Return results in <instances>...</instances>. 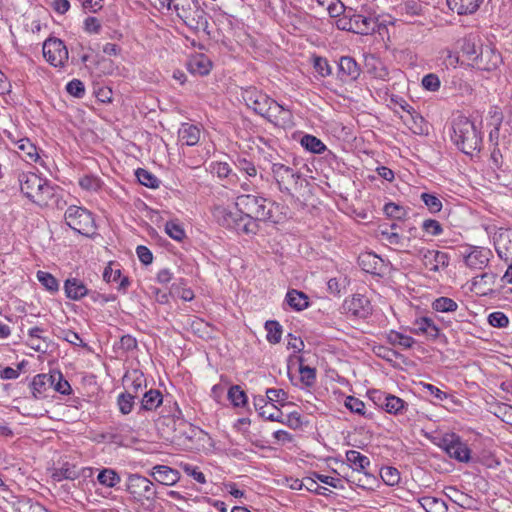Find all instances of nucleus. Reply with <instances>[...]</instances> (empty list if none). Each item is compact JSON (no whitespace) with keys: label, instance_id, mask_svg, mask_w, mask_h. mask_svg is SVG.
I'll return each mask as SVG.
<instances>
[{"label":"nucleus","instance_id":"obj_1","mask_svg":"<svg viewBox=\"0 0 512 512\" xmlns=\"http://www.w3.org/2000/svg\"><path fill=\"white\" fill-rule=\"evenodd\" d=\"M235 211L218 205L213 209L216 222L238 234L255 235L259 223L264 221L278 222L274 208L278 205L255 194L239 195L235 200Z\"/></svg>","mask_w":512,"mask_h":512},{"label":"nucleus","instance_id":"obj_2","mask_svg":"<svg viewBox=\"0 0 512 512\" xmlns=\"http://www.w3.org/2000/svg\"><path fill=\"white\" fill-rule=\"evenodd\" d=\"M272 172L282 191H287L301 207L308 204L312 198L313 186L307 181L295 162H290L289 165L276 162L272 166Z\"/></svg>","mask_w":512,"mask_h":512},{"label":"nucleus","instance_id":"obj_3","mask_svg":"<svg viewBox=\"0 0 512 512\" xmlns=\"http://www.w3.org/2000/svg\"><path fill=\"white\" fill-rule=\"evenodd\" d=\"M451 139L459 150L470 157L479 152L482 141L475 123L462 115L452 121Z\"/></svg>","mask_w":512,"mask_h":512},{"label":"nucleus","instance_id":"obj_4","mask_svg":"<svg viewBox=\"0 0 512 512\" xmlns=\"http://www.w3.org/2000/svg\"><path fill=\"white\" fill-rule=\"evenodd\" d=\"M19 182L22 193L39 206L48 205L54 195L53 187L33 172L20 174Z\"/></svg>","mask_w":512,"mask_h":512},{"label":"nucleus","instance_id":"obj_5","mask_svg":"<svg viewBox=\"0 0 512 512\" xmlns=\"http://www.w3.org/2000/svg\"><path fill=\"white\" fill-rule=\"evenodd\" d=\"M174 10L184 23L193 29L205 28L207 20L204 11L196 8L193 0H170L167 11Z\"/></svg>","mask_w":512,"mask_h":512},{"label":"nucleus","instance_id":"obj_6","mask_svg":"<svg viewBox=\"0 0 512 512\" xmlns=\"http://www.w3.org/2000/svg\"><path fill=\"white\" fill-rule=\"evenodd\" d=\"M65 221L71 229L82 235H88L93 232L95 227L91 212L74 205L67 208Z\"/></svg>","mask_w":512,"mask_h":512},{"label":"nucleus","instance_id":"obj_7","mask_svg":"<svg viewBox=\"0 0 512 512\" xmlns=\"http://www.w3.org/2000/svg\"><path fill=\"white\" fill-rule=\"evenodd\" d=\"M42 51L45 60L55 68H63L68 62V49L59 38L50 37L46 39Z\"/></svg>","mask_w":512,"mask_h":512},{"label":"nucleus","instance_id":"obj_8","mask_svg":"<svg viewBox=\"0 0 512 512\" xmlns=\"http://www.w3.org/2000/svg\"><path fill=\"white\" fill-rule=\"evenodd\" d=\"M127 492L137 501L152 500L156 497L153 483L140 474H130L127 479Z\"/></svg>","mask_w":512,"mask_h":512},{"label":"nucleus","instance_id":"obj_9","mask_svg":"<svg viewBox=\"0 0 512 512\" xmlns=\"http://www.w3.org/2000/svg\"><path fill=\"white\" fill-rule=\"evenodd\" d=\"M241 98L248 108L260 116L267 111L271 100L267 94L252 86L241 89Z\"/></svg>","mask_w":512,"mask_h":512},{"label":"nucleus","instance_id":"obj_10","mask_svg":"<svg viewBox=\"0 0 512 512\" xmlns=\"http://www.w3.org/2000/svg\"><path fill=\"white\" fill-rule=\"evenodd\" d=\"M262 117L282 128L291 127L293 125V115L291 111L272 98L268 103L267 111L263 113Z\"/></svg>","mask_w":512,"mask_h":512},{"label":"nucleus","instance_id":"obj_11","mask_svg":"<svg viewBox=\"0 0 512 512\" xmlns=\"http://www.w3.org/2000/svg\"><path fill=\"white\" fill-rule=\"evenodd\" d=\"M419 256L423 265L430 271L439 272L449 266L450 256L446 252L431 249H421L419 250Z\"/></svg>","mask_w":512,"mask_h":512},{"label":"nucleus","instance_id":"obj_12","mask_svg":"<svg viewBox=\"0 0 512 512\" xmlns=\"http://www.w3.org/2000/svg\"><path fill=\"white\" fill-rule=\"evenodd\" d=\"M404 111V115H401V119L409 127V129L415 134H424L428 131V125L424 118L409 104L401 105Z\"/></svg>","mask_w":512,"mask_h":512},{"label":"nucleus","instance_id":"obj_13","mask_svg":"<svg viewBox=\"0 0 512 512\" xmlns=\"http://www.w3.org/2000/svg\"><path fill=\"white\" fill-rule=\"evenodd\" d=\"M344 310L357 318H366L371 314V305L367 297L361 294L354 295L343 304Z\"/></svg>","mask_w":512,"mask_h":512},{"label":"nucleus","instance_id":"obj_14","mask_svg":"<svg viewBox=\"0 0 512 512\" xmlns=\"http://www.w3.org/2000/svg\"><path fill=\"white\" fill-rule=\"evenodd\" d=\"M495 250L497 255L504 262L512 260V230L507 229L498 234L495 238Z\"/></svg>","mask_w":512,"mask_h":512},{"label":"nucleus","instance_id":"obj_15","mask_svg":"<svg viewBox=\"0 0 512 512\" xmlns=\"http://www.w3.org/2000/svg\"><path fill=\"white\" fill-rule=\"evenodd\" d=\"M491 251L483 247H473L465 256V264L471 269H483L490 260Z\"/></svg>","mask_w":512,"mask_h":512},{"label":"nucleus","instance_id":"obj_16","mask_svg":"<svg viewBox=\"0 0 512 512\" xmlns=\"http://www.w3.org/2000/svg\"><path fill=\"white\" fill-rule=\"evenodd\" d=\"M445 442V450L447 454L460 462H468L470 460V449L458 437L452 436L451 440Z\"/></svg>","mask_w":512,"mask_h":512},{"label":"nucleus","instance_id":"obj_17","mask_svg":"<svg viewBox=\"0 0 512 512\" xmlns=\"http://www.w3.org/2000/svg\"><path fill=\"white\" fill-rule=\"evenodd\" d=\"M359 75L360 68L353 58L349 56H343L340 58L338 63V77L343 82L356 80Z\"/></svg>","mask_w":512,"mask_h":512},{"label":"nucleus","instance_id":"obj_18","mask_svg":"<svg viewBox=\"0 0 512 512\" xmlns=\"http://www.w3.org/2000/svg\"><path fill=\"white\" fill-rule=\"evenodd\" d=\"M150 475L160 484L172 486L180 479V474L177 470L166 466L156 465L153 467Z\"/></svg>","mask_w":512,"mask_h":512},{"label":"nucleus","instance_id":"obj_19","mask_svg":"<svg viewBox=\"0 0 512 512\" xmlns=\"http://www.w3.org/2000/svg\"><path fill=\"white\" fill-rule=\"evenodd\" d=\"M416 335H425L427 339L435 340L440 335V330L434 321L428 317H422L414 322L411 330Z\"/></svg>","mask_w":512,"mask_h":512},{"label":"nucleus","instance_id":"obj_20","mask_svg":"<svg viewBox=\"0 0 512 512\" xmlns=\"http://www.w3.org/2000/svg\"><path fill=\"white\" fill-rule=\"evenodd\" d=\"M201 137V130L197 125L183 123L178 130V140L182 145L194 146Z\"/></svg>","mask_w":512,"mask_h":512},{"label":"nucleus","instance_id":"obj_21","mask_svg":"<svg viewBox=\"0 0 512 512\" xmlns=\"http://www.w3.org/2000/svg\"><path fill=\"white\" fill-rule=\"evenodd\" d=\"M473 54H475V57L472 59L476 61L478 68L483 70H493L497 68L498 64L501 62L500 55L491 49L482 50L479 55L474 51Z\"/></svg>","mask_w":512,"mask_h":512},{"label":"nucleus","instance_id":"obj_22","mask_svg":"<svg viewBox=\"0 0 512 512\" xmlns=\"http://www.w3.org/2000/svg\"><path fill=\"white\" fill-rule=\"evenodd\" d=\"M346 461L354 471L362 472L367 479L372 478V475L366 471L371 463L367 456L356 450H349L346 452Z\"/></svg>","mask_w":512,"mask_h":512},{"label":"nucleus","instance_id":"obj_23","mask_svg":"<svg viewBox=\"0 0 512 512\" xmlns=\"http://www.w3.org/2000/svg\"><path fill=\"white\" fill-rule=\"evenodd\" d=\"M358 264L367 273L379 274L383 267V260L372 252H366L358 257Z\"/></svg>","mask_w":512,"mask_h":512},{"label":"nucleus","instance_id":"obj_24","mask_svg":"<svg viewBox=\"0 0 512 512\" xmlns=\"http://www.w3.org/2000/svg\"><path fill=\"white\" fill-rule=\"evenodd\" d=\"M187 66L192 74L204 76L211 71L212 62L206 55L196 54L190 57Z\"/></svg>","mask_w":512,"mask_h":512},{"label":"nucleus","instance_id":"obj_25","mask_svg":"<svg viewBox=\"0 0 512 512\" xmlns=\"http://www.w3.org/2000/svg\"><path fill=\"white\" fill-rule=\"evenodd\" d=\"M353 32L361 35H368L375 31L377 21L372 17L360 14H352Z\"/></svg>","mask_w":512,"mask_h":512},{"label":"nucleus","instance_id":"obj_26","mask_svg":"<svg viewBox=\"0 0 512 512\" xmlns=\"http://www.w3.org/2000/svg\"><path fill=\"white\" fill-rule=\"evenodd\" d=\"M66 296L72 300H80L88 294L84 283L77 278H68L64 283Z\"/></svg>","mask_w":512,"mask_h":512},{"label":"nucleus","instance_id":"obj_27","mask_svg":"<svg viewBox=\"0 0 512 512\" xmlns=\"http://www.w3.org/2000/svg\"><path fill=\"white\" fill-rule=\"evenodd\" d=\"M448 7L459 15L472 14L483 0H446Z\"/></svg>","mask_w":512,"mask_h":512},{"label":"nucleus","instance_id":"obj_28","mask_svg":"<svg viewBox=\"0 0 512 512\" xmlns=\"http://www.w3.org/2000/svg\"><path fill=\"white\" fill-rule=\"evenodd\" d=\"M286 303L296 311H302L309 306L308 296L295 289L289 290L285 297Z\"/></svg>","mask_w":512,"mask_h":512},{"label":"nucleus","instance_id":"obj_29","mask_svg":"<svg viewBox=\"0 0 512 512\" xmlns=\"http://www.w3.org/2000/svg\"><path fill=\"white\" fill-rule=\"evenodd\" d=\"M163 402V395L159 390L150 389L143 394L140 410L153 411Z\"/></svg>","mask_w":512,"mask_h":512},{"label":"nucleus","instance_id":"obj_30","mask_svg":"<svg viewBox=\"0 0 512 512\" xmlns=\"http://www.w3.org/2000/svg\"><path fill=\"white\" fill-rule=\"evenodd\" d=\"M123 381L127 385V391H130L133 395H136V397H138L139 392L143 390V386H145L146 383L143 374L136 370L126 374Z\"/></svg>","mask_w":512,"mask_h":512},{"label":"nucleus","instance_id":"obj_31","mask_svg":"<svg viewBox=\"0 0 512 512\" xmlns=\"http://www.w3.org/2000/svg\"><path fill=\"white\" fill-rule=\"evenodd\" d=\"M15 153L21 160L26 157H36V160L39 158L36 146L27 138L20 139L15 143Z\"/></svg>","mask_w":512,"mask_h":512},{"label":"nucleus","instance_id":"obj_32","mask_svg":"<svg viewBox=\"0 0 512 512\" xmlns=\"http://www.w3.org/2000/svg\"><path fill=\"white\" fill-rule=\"evenodd\" d=\"M382 406L388 413L401 414L406 409L407 404L397 396L386 394Z\"/></svg>","mask_w":512,"mask_h":512},{"label":"nucleus","instance_id":"obj_33","mask_svg":"<svg viewBox=\"0 0 512 512\" xmlns=\"http://www.w3.org/2000/svg\"><path fill=\"white\" fill-rule=\"evenodd\" d=\"M97 480L102 486L113 488L121 482V477L114 469L104 468L100 470Z\"/></svg>","mask_w":512,"mask_h":512},{"label":"nucleus","instance_id":"obj_34","mask_svg":"<svg viewBox=\"0 0 512 512\" xmlns=\"http://www.w3.org/2000/svg\"><path fill=\"white\" fill-rule=\"evenodd\" d=\"M300 143L305 150L314 154H321L327 149L326 145L319 138L310 134L304 135Z\"/></svg>","mask_w":512,"mask_h":512},{"label":"nucleus","instance_id":"obj_35","mask_svg":"<svg viewBox=\"0 0 512 512\" xmlns=\"http://www.w3.org/2000/svg\"><path fill=\"white\" fill-rule=\"evenodd\" d=\"M421 507L426 512H447V506L442 499L425 496L419 499Z\"/></svg>","mask_w":512,"mask_h":512},{"label":"nucleus","instance_id":"obj_36","mask_svg":"<svg viewBox=\"0 0 512 512\" xmlns=\"http://www.w3.org/2000/svg\"><path fill=\"white\" fill-rule=\"evenodd\" d=\"M80 474V470H78L76 466L65 463L60 469L53 473V478L56 481H61L63 479L75 480L80 477Z\"/></svg>","mask_w":512,"mask_h":512},{"label":"nucleus","instance_id":"obj_37","mask_svg":"<svg viewBox=\"0 0 512 512\" xmlns=\"http://www.w3.org/2000/svg\"><path fill=\"white\" fill-rule=\"evenodd\" d=\"M135 175L139 183L148 188L156 189L160 186L161 181L148 170L138 168L135 171Z\"/></svg>","mask_w":512,"mask_h":512},{"label":"nucleus","instance_id":"obj_38","mask_svg":"<svg viewBox=\"0 0 512 512\" xmlns=\"http://www.w3.org/2000/svg\"><path fill=\"white\" fill-rule=\"evenodd\" d=\"M387 340L392 345H399L405 349L411 348L415 343V340L407 335H404L400 332L391 330L387 334Z\"/></svg>","mask_w":512,"mask_h":512},{"label":"nucleus","instance_id":"obj_39","mask_svg":"<svg viewBox=\"0 0 512 512\" xmlns=\"http://www.w3.org/2000/svg\"><path fill=\"white\" fill-rule=\"evenodd\" d=\"M136 398V395H133L130 391L123 392L118 395L117 397V405L119 408V411L123 415L129 414L134 406V399Z\"/></svg>","mask_w":512,"mask_h":512},{"label":"nucleus","instance_id":"obj_40","mask_svg":"<svg viewBox=\"0 0 512 512\" xmlns=\"http://www.w3.org/2000/svg\"><path fill=\"white\" fill-rule=\"evenodd\" d=\"M265 329L267 331V340L271 344H277L281 340L282 327L279 322L274 320L266 321Z\"/></svg>","mask_w":512,"mask_h":512},{"label":"nucleus","instance_id":"obj_41","mask_svg":"<svg viewBox=\"0 0 512 512\" xmlns=\"http://www.w3.org/2000/svg\"><path fill=\"white\" fill-rule=\"evenodd\" d=\"M228 399L235 407H243L247 403V395L239 385H233L229 388Z\"/></svg>","mask_w":512,"mask_h":512},{"label":"nucleus","instance_id":"obj_42","mask_svg":"<svg viewBox=\"0 0 512 512\" xmlns=\"http://www.w3.org/2000/svg\"><path fill=\"white\" fill-rule=\"evenodd\" d=\"M51 384L55 391L63 394L69 395L71 393V386L67 380L63 378V375L60 372L50 374Z\"/></svg>","mask_w":512,"mask_h":512},{"label":"nucleus","instance_id":"obj_43","mask_svg":"<svg viewBox=\"0 0 512 512\" xmlns=\"http://www.w3.org/2000/svg\"><path fill=\"white\" fill-rule=\"evenodd\" d=\"M432 308L437 312H454L458 304L451 298L439 297L433 301Z\"/></svg>","mask_w":512,"mask_h":512},{"label":"nucleus","instance_id":"obj_44","mask_svg":"<svg viewBox=\"0 0 512 512\" xmlns=\"http://www.w3.org/2000/svg\"><path fill=\"white\" fill-rule=\"evenodd\" d=\"M383 211L387 217L396 220H402L407 215V210L403 206L398 205L394 202H389L385 204Z\"/></svg>","mask_w":512,"mask_h":512},{"label":"nucleus","instance_id":"obj_45","mask_svg":"<svg viewBox=\"0 0 512 512\" xmlns=\"http://www.w3.org/2000/svg\"><path fill=\"white\" fill-rule=\"evenodd\" d=\"M345 407L349 409L351 412L359 414L361 416H365L371 418V414L367 415L365 411V404L360 399L354 396H348L345 399Z\"/></svg>","mask_w":512,"mask_h":512},{"label":"nucleus","instance_id":"obj_46","mask_svg":"<svg viewBox=\"0 0 512 512\" xmlns=\"http://www.w3.org/2000/svg\"><path fill=\"white\" fill-rule=\"evenodd\" d=\"M380 476L386 485L394 486L400 481V473L394 467H383L380 471Z\"/></svg>","mask_w":512,"mask_h":512},{"label":"nucleus","instance_id":"obj_47","mask_svg":"<svg viewBox=\"0 0 512 512\" xmlns=\"http://www.w3.org/2000/svg\"><path fill=\"white\" fill-rule=\"evenodd\" d=\"M37 279L38 281L50 292H56L58 291L59 284L56 278L44 271H38L37 272Z\"/></svg>","mask_w":512,"mask_h":512},{"label":"nucleus","instance_id":"obj_48","mask_svg":"<svg viewBox=\"0 0 512 512\" xmlns=\"http://www.w3.org/2000/svg\"><path fill=\"white\" fill-rule=\"evenodd\" d=\"M51 377L47 374H38L33 378L31 383V387L33 390V395L37 398L38 395H41L43 391H45L46 385L51 384Z\"/></svg>","mask_w":512,"mask_h":512},{"label":"nucleus","instance_id":"obj_49","mask_svg":"<svg viewBox=\"0 0 512 512\" xmlns=\"http://www.w3.org/2000/svg\"><path fill=\"white\" fill-rule=\"evenodd\" d=\"M453 491H454V498H452V500L455 504H457L461 508L467 509V510L474 508V499L471 496H469L463 492H460L459 490H456V489H453Z\"/></svg>","mask_w":512,"mask_h":512},{"label":"nucleus","instance_id":"obj_50","mask_svg":"<svg viewBox=\"0 0 512 512\" xmlns=\"http://www.w3.org/2000/svg\"><path fill=\"white\" fill-rule=\"evenodd\" d=\"M421 199L431 213H437L442 209V202L437 196L433 194L422 193Z\"/></svg>","mask_w":512,"mask_h":512},{"label":"nucleus","instance_id":"obj_51","mask_svg":"<svg viewBox=\"0 0 512 512\" xmlns=\"http://www.w3.org/2000/svg\"><path fill=\"white\" fill-rule=\"evenodd\" d=\"M260 416L270 421L284 422L283 413L273 403L260 412Z\"/></svg>","mask_w":512,"mask_h":512},{"label":"nucleus","instance_id":"obj_52","mask_svg":"<svg viewBox=\"0 0 512 512\" xmlns=\"http://www.w3.org/2000/svg\"><path fill=\"white\" fill-rule=\"evenodd\" d=\"M165 232L174 240L181 241L185 237V231L176 222L169 221L165 225Z\"/></svg>","mask_w":512,"mask_h":512},{"label":"nucleus","instance_id":"obj_53","mask_svg":"<svg viewBox=\"0 0 512 512\" xmlns=\"http://www.w3.org/2000/svg\"><path fill=\"white\" fill-rule=\"evenodd\" d=\"M425 7L416 1H408L403 7V14L407 17L423 16Z\"/></svg>","mask_w":512,"mask_h":512},{"label":"nucleus","instance_id":"obj_54","mask_svg":"<svg viewBox=\"0 0 512 512\" xmlns=\"http://www.w3.org/2000/svg\"><path fill=\"white\" fill-rule=\"evenodd\" d=\"M67 92L77 98H82L85 94V87L82 81L73 79L66 85Z\"/></svg>","mask_w":512,"mask_h":512},{"label":"nucleus","instance_id":"obj_55","mask_svg":"<svg viewBox=\"0 0 512 512\" xmlns=\"http://www.w3.org/2000/svg\"><path fill=\"white\" fill-rule=\"evenodd\" d=\"M299 372L301 376V381L306 386H311L314 384L316 379V370L314 368H311L309 366H303L300 363Z\"/></svg>","mask_w":512,"mask_h":512},{"label":"nucleus","instance_id":"obj_56","mask_svg":"<svg viewBox=\"0 0 512 512\" xmlns=\"http://www.w3.org/2000/svg\"><path fill=\"white\" fill-rule=\"evenodd\" d=\"M440 79L434 73H429L422 78V86L428 91L435 92L440 88Z\"/></svg>","mask_w":512,"mask_h":512},{"label":"nucleus","instance_id":"obj_57","mask_svg":"<svg viewBox=\"0 0 512 512\" xmlns=\"http://www.w3.org/2000/svg\"><path fill=\"white\" fill-rule=\"evenodd\" d=\"M488 322L493 327L503 328L508 325L509 320L503 312L496 311L488 316Z\"/></svg>","mask_w":512,"mask_h":512},{"label":"nucleus","instance_id":"obj_58","mask_svg":"<svg viewBox=\"0 0 512 512\" xmlns=\"http://www.w3.org/2000/svg\"><path fill=\"white\" fill-rule=\"evenodd\" d=\"M314 68L322 77H327L332 73L331 66L329 65L327 59L322 57L314 58Z\"/></svg>","mask_w":512,"mask_h":512},{"label":"nucleus","instance_id":"obj_59","mask_svg":"<svg viewBox=\"0 0 512 512\" xmlns=\"http://www.w3.org/2000/svg\"><path fill=\"white\" fill-rule=\"evenodd\" d=\"M79 185L85 190L96 191L101 187V181L95 176H84L79 180Z\"/></svg>","mask_w":512,"mask_h":512},{"label":"nucleus","instance_id":"obj_60","mask_svg":"<svg viewBox=\"0 0 512 512\" xmlns=\"http://www.w3.org/2000/svg\"><path fill=\"white\" fill-rule=\"evenodd\" d=\"M422 228L425 232L432 236H438L442 233L443 229L437 220L427 219L423 222Z\"/></svg>","mask_w":512,"mask_h":512},{"label":"nucleus","instance_id":"obj_61","mask_svg":"<svg viewBox=\"0 0 512 512\" xmlns=\"http://www.w3.org/2000/svg\"><path fill=\"white\" fill-rule=\"evenodd\" d=\"M27 344L30 348L37 352L45 353L49 348L48 339L46 337L43 338H28Z\"/></svg>","mask_w":512,"mask_h":512},{"label":"nucleus","instance_id":"obj_62","mask_svg":"<svg viewBox=\"0 0 512 512\" xmlns=\"http://www.w3.org/2000/svg\"><path fill=\"white\" fill-rule=\"evenodd\" d=\"M210 169L212 173L216 172L218 177L220 178L229 177V175L231 174V168L228 162H212Z\"/></svg>","mask_w":512,"mask_h":512},{"label":"nucleus","instance_id":"obj_63","mask_svg":"<svg viewBox=\"0 0 512 512\" xmlns=\"http://www.w3.org/2000/svg\"><path fill=\"white\" fill-rule=\"evenodd\" d=\"M183 470L187 475L191 476L198 483H206L205 475L198 469V467L192 466L190 464H185L183 466Z\"/></svg>","mask_w":512,"mask_h":512},{"label":"nucleus","instance_id":"obj_64","mask_svg":"<svg viewBox=\"0 0 512 512\" xmlns=\"http://www.w3.org/2000/svg\"><path fill=\"white\" fill-rule=\"evenodd\" d=\"M18 512H47V511L39 503L25 501V502L20 503Z\"/></svg>","mask_w":512,"mask_h":512}]
</instances>
